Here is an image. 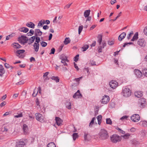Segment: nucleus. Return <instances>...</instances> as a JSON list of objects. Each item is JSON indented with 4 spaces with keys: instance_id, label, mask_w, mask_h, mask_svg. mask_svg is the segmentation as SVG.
Masks as SVG:
<instances>
[{
    "instance_id": "obj_1",
    "label": "nucleus",
    "mask_w": 147,
    "mask_h": 147,
    "mask_svg": "<svg viewBox=\"0 0 147 147\" xmlns=\"http://www.w3.org/2000/svg\"><path fill=\"white\" fill-rule=\"evenodd\" d=\"M99 135L100 138L103 140L109 137L107 132L104 129H102L100 130Z\"/></svg>"
},
{
    "instance_id": "obj_2",
    "label": "nucleus",
    "mask_w": 147,
    "mask_h": 147,
    "mask_svg": "<svg viewBox=\"0 0 147 147\" xmlns=\"http://www.w3.org/2000/svg\"><path fill=\"white\" fill-rule=\"evenodd\" d=\"M122 94L125 97H128L131 95V90L128 88H125L123 89Z\"/></svg>"
},
{
    "instance_id": "obj_3",
    "label": "nucleus",
    "mask_w": 147,
    "mask_h": 147,
    "mask_svg": "<svg viewBox=\"0 0 147 147\" xmlns=\"http://www.w3.org/2000/svg\"><path fill=\"white\" fill-rule=\"evenodd\" d=\"M18 40L20 43L24 45L27 42L28 40V39L26 36L22 35L21 36L18 38Z\"/></svg>"
},
{
    "instance_id": "obj_4",
    "label": "nucleus",
    "mask_w": 147,
    "mask_h": 147,
    "mask_svg": "<svg viewBox=\"0 0 147 147\" xmlns=\"http://www.w3.org/2000/svg\"><path fill=\"white\" fill-rule=\"evenodd\" d=\"M111 141L114 143H116L120 141V137L117 135L113 134L111 137Z\"/></svg>"
},
{
    "instance_id": "obj_5",
    "label": "nucleus",
    "mask_w": 147,
    "mask_h": 147,
    "mask_svg": "<svg viewBox=\"0 0 147 147\" xmlns=\"http://www.w3.org/2000/svg\"><path fill=\"white\" fill-rule=\"evenodd\" d=\"M131 119L134 122H137L140 120V117L138 114H135L131 117Z\"/></svg>"
},
{
    "instance_id": "obj_6",
    "label": "nucleus",
    "mask_w": 147,
    "mask_h": 147,
    "mask_svg": "<svg viewBox=\"0 0 147 147\" xmlns=\"http://www.w3.org/2000/svg\"><path fill=\"white\" fill-rule=\"evenodd\" d=\"M110 86L113 89H115L118 85L117 82L115 80H112L109 83Z\"/></svg>"
},
{
    "instance_id": "obj_7",
    "label": "nucleus",
    "mask_w": 147,
    "mask_h": 147,
    "mask_svg": "<svg viewBox=\"0 0 147 147\" xmlns=\"http://www.w3.org/2000/svg\"><path fill=\"white\" fill-rule=\"evenodd\" d=\"M110 100V98L108 96L105 95L101 101V103L106 104L108 103Z\"/></svg>"
},
{
    "instance_id": "obj_8",
    "label": "nucleus",
    "mask_w": 147,
    "mask_h": 147,
    "mask_svg": "<svg viewBox=\"0 0 147 147\" xmlns=\"http://www.w3.org/2000/svg\"><path fill=\"white\" fill-rule=\"evenodd\" d=\"M36 119L38 121L42 122L44 121L43 117L42 115L39 113L35 114Z\"/></svg>"
},
{
    "instance_id": "obj_9",
    "label": "nucleus",
    "mask_w": 147,
    "mask_h": 147,
    "mask_svg": "<svg viewBox=\"0 0 147 147\" xmlns=\"http://www.w3.org/2000/svg\"><path fill=\"white\" fill-rule=\"evenodd\" d=\"M138 102L141 107H143L146 104V100L143 98H140Z\"/></svg>"
},
{
    "instance_id": "obj_10",
    "label": "nucleus",
    "mask_w": 147,
    "mask_h": 147,
    "mask_svg": "<svg viewBox=\"0 0 147 147\" xmlns=\"http://www.w3.org/2000/svg\"><path fill=\"white\" fill-rule=\"evenodd\" d=\"M134 73L136 75L138 78H140L142 76V73L139 70H135Z\"/></svg>"
},
{
    "instance_id": "obj_11",
    "label": "nucleus",
    "mask_w": 147,
    "mask_h": 147,
    "mask_svg": "<svg viewBox=\"0 0 147 147\" xmlns=\"http://www.w3.org/2000/svg\"><path fill=\"white\" fill-rule=\"evenodd\" d=\"M73 97L74 98H81L82 97V95L80 93V91L78 90L73 95Z\"/></svg>"
},
{
    "instance_id": "obj_12",
    "label": "nucleus",
    "mask_w": 147,
    "mask_h": 147,
    "mask_svg": "<svg viewBox=\"0 0 147 147\" xmlns=\"http://www.w3.org/2000/svg\"><path fill=\"white\" fill-rule=\"evenodd\" d=\"M138 44L140 46L142 47H144L145 46V43L144 39H139L138 41Z\"/></svg>"
},
{
    "instance_id": "obj_13",
    "label": "nucleus",
    "mask_w": 147,
    "mask_h": 147,
    "mask_svg": "<svg viewBox=\"0 0 147 147\" xmlns=\"http://www.w3.org/2000/svg\"><path fill=\"white\" fill-rule=\"evenodd\" d=\"M55 120L56 123L58 126H60L62 124V120L59 117H56Z\"/></svg>"
},
{
    "instance_id": "obj_14",
    "label": "nucleus",
    "mask_w": 147,
    "mask_h": 147,
    "mask_svg": "<svg viewBox=\"0 0 147 147\" xmlns=\"http://www.w3.org/2000/svg\"><path fill=\"white\" fill-rule=\"evenodd\" d=\"M35 36H40L42 34V33L39 29H36L35 30Z\"/></svg>"
},
{
    "instance_id": "obj_15",
    "label": "nucleus",
    "mask_w": 147,
    "mask_h": 147,
    "mask_svg": "<svg viewBox=\"0 0 147 147\" xmlns=\"http://www.w3.org/2000/svg\"><path fill=\"white\" fill-rule=\"evenodd\" d=\"M126 34L125 32H123L119 36L118 40L119 41H121L125 36Z\"/></svg>"
},
{
    "instance_id": "obj_16",
    "label": "nucleus",
    "mask_w": 147,
    "mask_h": 147,
    "mask_svg": "<svg viewBox=\"0 0 147 147\" xmlns=\"http://www.w3.org/2000/svg\"><path fill=\"white\" fill-rule=\"evenodd\" d=\"M25 51V50L23 49L17 50L16 52V55L19 58H22V57L20 56V55L24 53Z\"/></svg>"
},
{
    "instance_id": "obj_17",
    "label": "nucleus",
    "mask_w": 147,
    "mask_h": 147,
    "mask_svg": "<svg viewBox=\"0 0 147 147\" xmlns=\"http://www.w3.org/2000/svg\"><path fill=\"white\" fill-rule=\"evenodd\" d=\"M5 72V71L4 70V69L3 66L1 65H0V76L2 77L3 75Z\"/></svg>"
},
{
    "instance_id": "obj_18",
    "label": "nucleus",
    "mask_w": 147,
    "mask_h": 147,
    "mask_svg": "<svg viewBox=\"0 0 147 147\" xmlns=\"http://www.w3.org/2000/svg\"><path fill=\"white\" fill-rule=\"evenodd\" d=\"M134 95L136 97L140 98L142 96V92L141 91L136 92H134Z\"/></svg>"
},
{
    "instance_id": "obj_19",
    "label": "nucleus",
    "mask_w": 147,
    "mask_h": 147,
    "mask_svg": "<svg viewBox=\"0 0 147 147\" xmlns=\"http://www.w3.org/2000/svg\"><path fill=\"white\" fill-rule=\"evenodd\" d=\"M26 26L28 27L34 29V28L35 25L32 22H30L26 24Z\"/></svg>"
},
{
    "instance_id": "obj_20",
    "label": "nucleus",
    "mask_w": 147,
    "mask_h": 147,
    "mask_svg": "<svg viewBox=\"0 0 147 147\" xmlns=\"http://www.w3.org/2000/svg\"><path fill=\"white\" fill-rule=\"evenodd\" d=\"M39 44L36 42H35L33 45L35 51L37 52H38L39 48Z\"/></svg>"
},
{
    "instance_id": "obj_21",
    "label": "nucleus",
    "mask_w": 147,
    "mask_h": 147,
    "mask_svg": "<svg viewBox=\"0 0 147 147\" xmlns=\"http://www.w3.org/2000/svg\"><path fill=\"white\" fill-rule=\"evenodd\" d=\"M19 30L21 32L26 33L28 32L29 29L27 28L22 27L20 28Z\"/></svg>"
},
{
    "instance_id": "obj_22",
    "label": "nucleus",
    "mask_w": 147,
    "mask_h": 147,
    "mask_svg": "<svg viewBox=\"0 0 147 147\" xmlns=\"http://www.w3.org/2000/svg\"><path fill=\"white\" fill-rule=\"evenodd\" d=\"M60 58L61 60H65L67 62H69V61L67 59V57L64 54L61 55L60 57Z\"/></svg>"
},
{
    "instance_id": "obj_23",
    "label": "nucleus",
    "mask_w": 147,
    "mask_h": 147,
    "mask_svg": "<svg viewBox=\"0 0 147 147\" xmlns=\"http://www.w3.org/2000/svg\"><path fill=\"white\" fill-rule=\"evenodd\" d=\"M23 130L24 133L26 134L28 132V126L26 124H24L23 126Z\"/></svg>"
},
{
    "instance_id": "obj_24",
    "label": "nucleus",
    "mask_w": 147,
    "mask_h": 147,
    "mask_svg": "<svg viewBox=\"0 0 147 147\" xmlns=\"http://www.w3.org/2000/svg\"><path fill=\"white\" fill-rule=\"evenodd\" d=\"M25 144V142L23 141H19L17 144V146L18 147H22Z\"/></svg>"
},
{
    "instance_id": "obj_25",
    "label": "nucleus",
    "mask_w": 147,
    "mask_h": 147,
    "mask_svg": "<svg viewBox=\"0 0 147 147\" xmlns=\"http://www.w3.org/2000/svg\"><path fill=\"white\" fill-rule=\"evenodd\" d=\"M90 9L85 10L84 13V16L85 18L88 17L90 13Z\"/></svg>"
},
{
    "instance_id": "obj_26",
    "label": "nucleus",
    "mask_w": 147,
    "mask_h": 147,
    "mask_svg": "<svg viewBox=\"0 0 147 147\" xmlns=\"http://www.w3.org/2000/svg\"><path fill=\"white\" fill-rule=\"evenodd\" d=\"M12 45L15 48H20L21 47V46L17 43H14L12 44Z\"/></svg>"
},
{
    "instance_id": "obj_27",
    "label": "nucleus",
    "mask_w": 147,
    "mask_h": 147,
    "mask_svg": "<svg viewBox=\"0 0 147 147\" xmlns=\"http://www.w3.org/2000/svg\"><path fill=\"white\" fill-rule=\"evenodd\" d=\"M138 32H136L135 34L132 38L131 39V41H134L138 39Z\"/></svg>"
},
{
    "instance_id": "obj_28",
    "label": "nucleus",
    "mask_w": 147,
    "mask_h": 147,
    "mask_svg": "<svg viewBox=\"0 0 147 147\" xmlns=\"http://www.w3.org/2000/svg\"><path fill=\"white\" fill-rule=\"evenodd\" d=\"M35 38V36H34L30 37L28 40H29V42L28 43L29 44L32 43L34 41Z\"/></svg>"
},
{
    "instance_id": "obj_29",
    "label": "nucleus",
    "mask_w": 147,
    "mask_h": 147,
    "mask_svg": "<svg viewBox=\"0 0 147 147\" xmlns=\"http://www.w3.org/2000/svg\"><path fill=\"white\" fill-rule=\"evenodd\" d=\"M102 116L101 115H98L97 117L98 124L100 125L102 122Z\"/></svg>"
},
{
    "instance_id": "obj_30",
    "label": "nucleus",
    "mask_w": 147,
    "mask_h": 147,
    "mask_svg": "<svg viewBox=\"0 0 147 147\" xmlns=\"http://www.w3.org/2000/svg\"><path fill=\"white\" fill-rule=\"evenodd\" d=\"M15 35V33H12L11 34L8 35L6 37V40H9L10 38H12Z\"/></svg>"
},
{
    "instance_id": "obj_31",
    "label": "nucleus",
    "mask_w": 147,
    "mask_h": 147,
    "mask_svg": "<svg viewBox=\"0 0 147 147\" xmlns=\"http://www.w3.org/2000/svg\"><path fill=\"white\" fill-rule=\"evenodd\" d=\"M71 40L69 38H66L64 41L65 45H66L70 42Z\"/></svg>"
},
{
    "instance_id": "obj_32",
    "label": "nucleus",
    "mask_w": 147,
    "mask_h": 147,
    "mask_svg": "<svg viewBox=\"0 0 147 147\" xmlns=\"http://www.w3.org/2000/svg\"><path fill=\"white\" fill-rule=\"evenodd\" d=\"M51 79L52 80L55 81L56 82H59V77L57 76H52L51 78Z\"/></svg>"
},
{
    "instance_id": "obj_33",
    "label": "nucleus",
    "mask_w": 147,
    "mask_h": 147,
    "mask_svg": "<svg viewBox=\"0 0 147 147\" xmlns=\"http://www.w3.org/2000/svg\"><path fill=\"white\" fill-rule=\"evenodd\" d=\"M47 147H56L55 144L53 142H51L48 144Z\"/></svg>"
},
{
    "instance_id": "obj_34",
    "label": "nucleus",
    "mask_w": 147,
    "mask_h": 147,
    "mask_svg": "<svg viewBox=\"0 0 147 147\" xmlns=\"http://www.w3.org/2000/svg\"><path fill=\"white\" fill-rule=\"evenodd\" d=\"M147 132L146 131L144 130H142L141 131V134L143 137L145 136Z\"/></svg>"
},
{
    "instance_id": "obj_35",
    "label": "nucleus",
    "mask_w": 147,
    "mask_h": 147,
    "mask_svg": "<svg viewBox=\"0 0 147 147\" xmlns=\"http://www.w3.org/2000/svg\"><path fill=\"white\" fill-rule=\"evenodd\" d=\"M71 104L70 102H67V103L66 104V107L67 108V109H71Z\"/></svg>"
},
{
    "instance_id": "obj_36",
    "label": "nucleus",
    "mask_w": 147,
    "mask_h": 147,
    "mask_svg": "<svg viewBox=\"0 0 147 147\" xmlns=\"http://www.w3.org/2000/svg\"><path fill=\"white\" fill-rule=\"evenodd\" d=\"M78 134L77 133H74L72 135V137L73 140L75 141L76 139V138L78 137Z\"/></svg>"
},
{
    "instance_id": "obj_37",
    "label": "nucleus",
    "mask_w": 147,
    "mask_h": 147,
    "mask_svg": "<svg viewBox=\"0 0 147 147\" xmlns=\"http://www.w3.org/2000/svg\"><path fill=\"white\" fill-rule=\"evenodd\" d=\"M89 46L88 45H85L82 47V49H83V51H86L89 48Z\"/></svg>"
},
{
    "instance_id": "obj_38",
    "label": "nucleus",
    "mask_w": 147,
    "mask_h": 147,
    "mask_svg": "<svg viewBox=\"0 0 147 147\" xmlns=\"http://www.w3.org/2000/svg\"><path fill=\"white\" fill-rule=\"evenodd\" d=\"M140 124L144 127L147 126V122L146 121H142L140 122Z\"/></svg>"
},
{
    "instance_id": "obj_39",
    "label": "nucleus",
    "mask_w": 147,
    "mask_h": 147,
    "mask_svg": "<svg viewBox=\"0 0 147 147\" xmlns=\"http://www.w3.org/2000/svg\"><path fill=\"white\" fill-rule=\"evenodd\" d=\"M106 123L109 125H111L112 124V121L110 118H107L106 119Z\"/></svg>"
},
{
    "instance_id": "obj_40",
    "label": "nucleus",
    "mask_w": 147,
    "mask_h": 147,
    "mask_svg": "<svg viewBox=\"0 0 147 147\" xmlns=\"http://www.w3.org/2000/svg\"><path fill=\"white\" fill-rule=\"evenodd\" d=\"M38 92V91H37L36 90V88L34 90L33 93L32 94V96L34 97H35L37 95V94Z\"/></svg>"
},
{
    "instance_id": "obj_41",
    "label": "nucleus",
    "mask_w": 147,
    "mask_h": 147,
    "mask_svg": "<svg viewBox=\"0 0 147 147\" xmlns=\"http://www.w3.org/2000/svg\"><path fill=\"white\" fill-rule=\"evenodd\" d=\"M130 136V135L129 134V133H127L125 134L123 136H122L124 138L127 139Z\"/></svg>"
},
{
    "instance_id": "obj_42",
    "label": "nucleus",
    "mask_w": 147,
    "mask_h": 147,
    "mask_svg": "<svg viewBox=\"0 0 147 147\" xmlns=\"http://www.w3.org/2000/svg\"><path fill=\"white\" fill-rule=\"evenodd\" d=\"M132 144L136 146L139 143L135 140H133L132 141Z\"/></svg>"
},
{
    "instance_id": "obj_43",
    "label": "nucleus",
    "mask_w": 147,
    "mask_h": 147,
    "mask_svg": "<svg viewBox=\"0 0 147 147\" xmlns=\"http://www.w3.org/2000/svg\"><path fill=\"white\" fill-rule=\"evenodd\" d=\"M88 135V133H86V132H84V139L85 141L88 140V139L87 137V136Z\"/></svg>"
},
{
    "instance_id": "obj_44",
    "label": "nucleus",
    "mask_w": 147,
    "mask_h": 147,
    "mask_svg": "<svg viewBox=\"0 0 147 147\" xmlns=\"http://www.w3.org/2000/svg\"><path fill=\"white\" fill-rule=\"evenodd\" d=\"M114 40H109L108 41V44L110 45H113L114 44Z\"/></svg>"
},
{
    "instance_id": "obj_45",
    "label": "nucleus",
    "mask_w": 147,
    "mask_h": 147,
    "mask_svg": "<svg viewBox=\"0 0 147 147\" xmlns=\"http://www.w3.org/2000/svg\"><path fill=\"white\" fill-rule=\"evenodd\" d=\"M83 26H80L78 28V33L79 34H80L81 33V32H82V31L83 29Z\"/></svg>"
},
{
    "instance_id": "obj_46",
    "label": "nucleus",
    "mask_w": 147,
    "mask_h": 147,
    "mask_svg": "<svg viewBox=\"0 0 147 147\" xmlns=\"http://www.w3.org/2000/svg\"><path fill=\"white\" fill-rule=\"evenodd\" d=\"M122 13V12H120L119 13V14L117 16V17L115 18L114 19H113V20H110V21H115L118 18H119L121 16V14Z\"/></svg>"
},
{
    "instance_id": "obj_47",
    "label": "nucleus",
    "mask_w": 147,
    "mask_h": 147,
    "mask_svg": "<svg viewBox=\"0 0 147 147\" xmlns=\"http://www.w3.org/2000/svg\"><path fill=\"white\" fill-rule=\"evenodd\" d=\"M40 44L42 47H45L47 45V43L44 41H42L40 42Z\"/></svg>"
},
{
    "instance_id": "obj_48",
    "label": "nucleus",
    "mask_w": 147,
    "mask_h": 147,
    "mask_svg": "<svg viewBox=\"0 0 147 147\" xmlns=\"http://www.w3.org/2000/svg\"><path fill=\"white\" fill-rule=\"evenodd\" d=\"M142 72L144 76L147 77V69H144L142 71Z\"/></svg>"
},
{
    "instance_id": "obj_49",
    "label": "nucleus",
    "mask_w": 147,
    "mask_h": 147,
    "mask_svg": "<svg viewBox=\"0 0 147 147\" xmlns=\"http://www.w3.org/2000/svg\"><path fill=\"white\" fill-rule=\"evenodd\" d=\"M23 116V115L22 113H20L18 114V115H16L14 116V117L16 118H19L22 117Z\"/></svg>"
},
{
    "instance_id": "obj_50",
    "label": "nucleus",
    "mask_w": 147,
    "mask_h": 147,
    "mask_svg": "<svg viewBox=\"0 0 147 147\" xmlns=\"http://www.w3.org/2000/svg\"><path fill=\"white\" fill-rule=\"evenodd\" d=\"M95 119V117H93L92 119V120H91L90 122V124H89V126L90 127H91L92 126V124H93L94 123V120Z\"/></svg>"
},
{
    "instance_id": "obj_51",
    "label": "nucleus",
    "mask_w": 147,
    "mask_h": 147,
    "mask_svg": "<svg viewBox=\"0 0 147 147\" xmlns=\"http://www.w3.org/2000/svg\"><path fill=\"white\" fill-rule=\"evenodd\" d=\"M134 34V32L133 31H131L130 33L129 34V35L127 36V39L128 40H129L130 39V38L131 37V36Z\"/></svg>"
},
{
    "instance_id": "obj_52",
    "label": "nucleus",
    "mask_w": 147,
    "mask_h": 147,
    "mask_svg": "<svg viewBox=\"0 0 147 147\" xmlns=\"http://www.w3.org/2000/svg\"><path fill=\"white\" fill-rule=\"evenodd\" d=\"M55 51V49L54 48H52L51 49V52L49 53L50 55L54 54Z\"/></svg>"
},
{
    "instance_id": "obj_53",
    "label": "nucleus",
    "mask_w": 147,
    "mask_h": 147,
    "mask_svg": "<svg viewBox=\"0 0 147 147\" xmlns=\"http://www.w3.org/2000/svg\"><path fill=\"white\" fill-rule=\"evenodd\" d=\"M36 40L35 42H36V43H38L39 42H40V38L38 36H36V37H35Z\"/></svg>"
},
{
    "instance_id": "obj_54",
    "label": "nucleus",
    "mask_w": 147,
    "mask_h": 147,
    "mask_svg": "<svg viewBox=\"0 0 147 147\" xmlns=\"http://www.w3.org/2000/svg\"><path fill=\"white\" fill-rule=\"evenodd\" d=\"M79 55L78 54L74 57V61L76 62H77V61H78V57H79Z\"/></svg>"
},
{
    "instance_id": "obj_55",
    "label": "nucleus",
    "mask_w": 147,
    "mask_h": 147,
    "mask_svg": "<svg viewBox=\"0 0 147 147\" xmlns=\"http://www.w3.org/2000/svg\"><path fill=\"white\" fill-rule=\"evenodd\" d=\"M90 64H91L92 66L96 65V62L94 61L93 60H90Z\"/></svg>"
},
{
    "instance_id": "obj_56",
    "label": "nucleus",
    "mask_w": 147,
    "mask_h": 147,
    "mask_svg": "<svg viewBox=\"0 0 147 147\" xmlns=\"http://www.w3.org/2000/svg\"><path fill=\"white\" fill-rule=\"evenodd\" d=\"M128 116L125 115L123 116L122 117L120 118V119L121 120H123L124 119H127L128 117Z\"/></svg>"
},
{
    "instance_id": "obj_57",
    "label": "nucleus",
    "mask_w": 147,
    "mask_h": 147,
    "mask_svg": "<svg viewBox=\"0 0 147 147\" xmlns=\"http://www.w3.org/2000/svg\"><path fill=\"white\" fill-rule=\"evenodd\" d=\"M82 78V77H80L78 78H75L73 80L74 81H75L77 82H79L80 80H81Z\"/></svg>"
},
{
    "instance_id": "obj_58",
    "label": "nucleus",
    "mask_w": 147,
    "mask_h": 147,
    "mask_svg": "<svg viewBox=\"0 0 147 147\" xmlns=\"http://www.w3.org/2000/svg\"><path fill=\"white\" fill-rule=\"evenodd\" d=\"M24 83V81H21L20 82L17 83L16 84L17 85H21L23 84Z\"/></svg>"
},
{
    "instance_id": "obj_59",
    "label": "nucleus",
    "mask_w": 147,
    "mask_h": 147,
    "mask_svg": "<svg viewBox=\"0 0 147 147\" xmlns=\"http://www.w3.org/2000/svg\"><path fill=\"white\" fill-rule=\"evenodd\" d=\"M98 49V52L100 53L102 52V49L103 48L101 46H99Z\"/></svg>"
},
{
    "instance_id": "obj_60",
    "label": "nucleus",
    "mask_w": 147,
    "mask_h": 147,
    "mask_svg": "<svg viewBox=\"0 0 147 147\" xmlns=\"http://www.w3.org/2000/svg\"><path fill=\"white\" fill-rule=\"evenodd\" d=\"M133 44V42H128V43H125L124 44V45H123V47H125L126 46V45H131V44Z\"/></svg>"
},
{
    "instance_id": "obj_61",
    "label": "nucleus",
    "mask_w": 147,
    "mask_h": 147,
    "mask_svg": "<svg viewBox=\"0 0 147 147\" xmlns=\"http://www.w3.org/2000/svg\"><path fill=\"white\" fill-rule=\"evenodd\" d=\"M144 32L146 35H147V26L144 28Z\"/></svg>"
},
{
    "instance_id": "obj_62",
    "label": "nucleus",
    "mask_w": 147,
    "mask_h": 147,
    "mask_svg": "<svg viewBox=\"0 0 147 147\" xmlns=\"http://www.w3.org/2000/svg\"><path fill=\"white\" fill-rule=\"evenodd\" d=\"M4 65L5 67L7 68H8L10 67V65L9 64L6 63H5Z\"/></svg>"
},
{
    "instance_id": "obj_63",
    "label": "nucleus",
    "mask_w": 147,
    "mask_h": 147,
    "mask_svg": "<svg viewBox=\"0 0 147 147\" xmlns=\"http://www.w3.org/2000/svg\"><path fill=\"white\" fill-rule=\"evenodd\" d=\"M66 62H67V61H65V60H61V62L62 63H63L64 64V65H67V63H66Z\"/></svg>"
},
{
    "instance_id": "obj_64",
    "label": "nucleus",
    "mask_w": 147,
    "mask_h": 147,
    "mask_svg": "<svg viewBox=\"0 0 147 147\" xmlns=\"http://www.w3.org/2000/svg\"><path fill=\"white\" fill-rule=\"evenodd\" d=\"M42 23L41 21H40L38 23L37 27L38 28H39L40 26H42Z\"/></svg>"
}]
</instances>
